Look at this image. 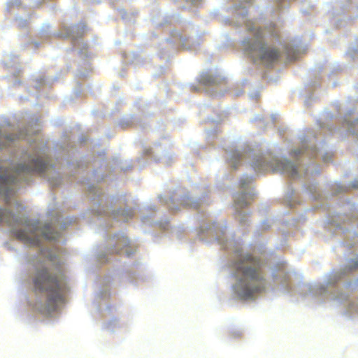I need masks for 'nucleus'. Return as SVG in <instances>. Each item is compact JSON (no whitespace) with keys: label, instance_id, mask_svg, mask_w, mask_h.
Returning <instances> with one entry per match:
<instances>
[{"label":"nucleus","instance_id":"nucleus-4","mask_svg":"<svg viewBox=\"0 0 358 358\" xmlns=\"http://www.w3.org/2000/svg\"><path fill=\"white\" fill-rule=\"evenodd\" d=\"M264 289V279L259 259L248 255V299Z\"/></svg>","mask_w":358,"mask_h":358},{"label":"nucleus","instance_id":"nucleus-13","mask_svg":"<svg viewBox=\"0 0 358 358\" xmlns=\"http://www.w3.org/2000/svg\"><path fill=\"white\" fill-rule=\"evenodd\" d=\"M294 155H299V154H301V151H299V152H298V151H294Z\"/></svg>","mask_w":358,"mask_h":358},{"label":"nucleus","instance_id":"nucleus-5","mask_svg":"<svg viewBox=\"0 0 358 358\" xmlns=\"http://www.w3.org/2000/svg\"><path fill=\"white\" fill-rule=\"evenodd\" d=\"M235 277L238 282L234 287V292L241 299L246 297V263L245 256L238 250L235 252Z\"/></svg>","mask_w":358,"mask_h":358},{"label":"nucleus","instance_id":"nucleus-12","mask_svg":"<svg viewBox=\"0 0 358 358\" xmlns=\"http://www.w3.org/2000/svg\"><path fill=\"white\" fill-rule=\"evenodd\" d=\"M241 155L237 151H232L229 154L228 160L231 166L236 169L241 160Z\"/></svg>","mask_w":358,"mask_h":358},{"label":"nucleus","instance_id":"nucleus-2","mask_svg":"<svg viewBox=\"0 0 358 358\" xmlns=\"http://www.w3.org/2000/svg\"><path fill=\"white\" fill-rule=\"evenodd\" d=\"M61 275L59 273H50L47 268H44L37 271L34 279L35 288L48 293V311L55 310L57 304L63 301Z\"/></svg>","mask_w":358,"mask_h":358},{"label":"nucleus","instance_id":"nucleus-9","mask_svg":"<svg viewBox=\"0 0 358 358\" xmlns=\"http://www.w3.org/2000/svg\"><path fill=\"white\" fill-rule=\"evenodd\" d=\"M246 206V195L245 192L237 194L234 197V208L238 213H241V211Z\"/></svg>","mask_w":358,"mask_h":358},{"label":"nucleus","instance_id":"nucleus-11","mask_svg":"<svg viewBox=\"0 0 358 358\" xmlns=\"http://www.w3.org/2000/svg\"><path fill=\"white\" fill-rule=\"evenodd\" d=\"M22 134L17 136L13 134L3 135L0 133V149L9 146L12 142L18 138H24Z\"/></svg>","mask_w":358,"mask_h":358},{"label":"nucleus","instance_id":"nucleus-14","mask_svg":"<svg viewBox=\"0 0 358 358\" xmlns=\"http://www.w3.org/2000/svg\"><path fill=\"white\" fill-rule=\"evenodd\" d=\"M244 184H245V182H244V181H241V187H243Z\"/></svg>","mask_w":358,"mask_h":358},{"label":"nucleus","instance_id":"nucleus-10","mask_svg":"<svg viewBox=\"0 0 358 358\" xmlns=\"http://www.w3.org/2000/svg\"><path fill=\"white\" fill-rule=\"evenodd\" d=\"M3 222L11 225L18 222V220L10 211L0 208V222Z\"/></svg>","mask_w":358,"mask_h":358},{"label":"nucleus","instance_id":"nucleus-7","mask_svg":"<svg viewBox=\"0 0 358 358\" xmlns=\"http://www.w3.org/2000/svg\"><path fill=\"white\" fill-rule=\"evenodd\" d=\"M225 80L224 78L213 76L209 73H203L199 78V83L203 85L210 86L221 83Z\"/></svg>","mask_w":358,"mask_h":358},{"label":"nucleus","instance_id":"nucleus-1","mask_svg":"<svg viewBox=\"0 0 358 358\" xmlns=\"http://www.w3.org/2000/svg\"><path fill=\"white\" fill-rule=\"evenodd\" d=\"M48 169V164L41 157H34L28 164H19L13 169L6 170V174L0 175V194L8 196L12 194L13 184L22 180L29 174L41 173Z\"/></svg>","mask_w":358,"mask_h":358},{"label":"nucleus","instance_id":"nucleus-3","mask_svg":"<svg viewBox=\"0 0 358 358\" xmlns=\"http://www.w3.org/2000/svg\"><path fill=\"white\" fill-rule=\"evenodd\" d=\"M15 236L17 238L24 243L38 245L40 243V236L45 239L55 240L59 237V234L54 231L49 225L45 226L42 229L39 226V223L36 222L31 224V226L29 224H27L24 229L15 232Z\"/></svg>","mask_w":358,"mask_h":358},{"label":"nucleus","instance_id":"nucleus-8","mask_svg":"<svg viewBox=\"0 0 358 358\" xmlns=\"http://www.w3.org/2000/svg\"><path fill=\"white\" fill-rule=\"evenodd\" d=\"M278 167L282 171L287 173L292 178L297 176V169L290 162H281L278 164Z\"/></svg>","mask_w":358,"mask_h":358},{"label":"nucleus","instance_id":"nucleus-6","mask_svg":"<svg viewBox=\"0 0 358 358\" xmlns=\"http://www.w3.org/2000/svg\"><path fill=\"white\" fill-rule=\"evenodd\" d=\"M257 56L265 63H272L280 57V52L273 48L266 46L261 41L254 44L248 41V57Z\"/></svg>","mask_w":358,"mask_h":358}]
</instances>
